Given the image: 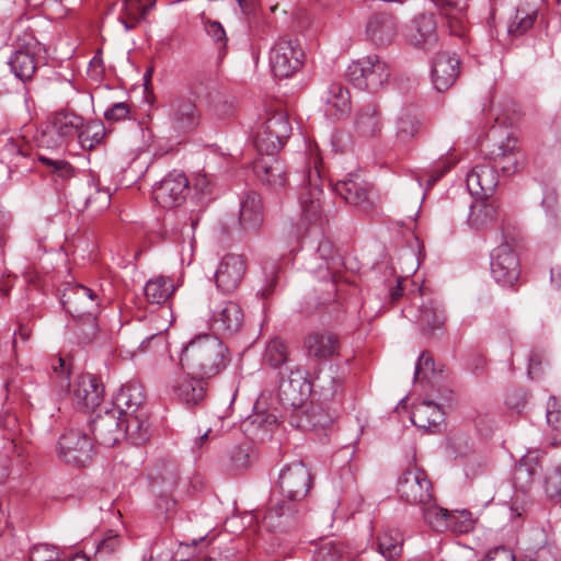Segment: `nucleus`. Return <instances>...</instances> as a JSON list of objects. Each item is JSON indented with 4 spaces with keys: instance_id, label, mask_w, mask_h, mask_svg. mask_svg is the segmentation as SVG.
<instances>
[{
    "instance_id": "nucleus-1",
    "label": "nucleus",
    "mask_w": 561,
    "mask_h": 561,
    "mask_svg": "<svg viewBox=\"0 0 561 561\" xmlns=\"http://www.w3.org/2000/svg\"><path fill=\"white\" fill-rule=\"evenodd\" d=\"M229 362L228 347L218 336L208 333L194 336L180 356V365L187 375L205 380L219 375Z\"/></svg>"
},
{
    "instance_id": "nucleus-2",
    "label": "nucleus",
    "mask_w": 561,
    "mask_h": 561,
    "mask_svg": "<svg viewBox=\"0 0 561 561\" xmlns=\"http://www.w3.org/2000/svg\"><path fill=\"white\" fill-rule=\"evenodd\" d=\"M321 159L317 146H309L308 162L304 171L302 187L299 193L301 218L304 221L314 225V237H322L319 226L322 224L325 213L324 193L319 170Z\"/></svg>"
},
{
    "instance_id": "nucleus-3",
    "label": "nucleus",
    "mask_w": 561,
    "mask_h": 561,
    "mask_svg": "<svg viewBox=\"0 0 561 561\" xmlns=\"http://www.w3.org/2000/svg\"><path fill=\"white\" fill-rule=\"evenodd\" d=\"M144 389L138 382H127L114 397L113 407L122 415L123 421L131 426V442L141 445L149 438V424L144 408Z\"/></svg>"
},
{
    "instance_id": "nucleus-4",
    "label": "nucleus",
    "mask_w": 561,
    "mask_h": 561,
    "mask_svg": "<svg viewBox=\"0 0 561 561\" xmlns=\"http://www.w3.org/2000/svg\"><path fill=\"white\" fill-rule=\"evenodd\" d=\"M291 133L287 114L282 110L267 111L252 128V140L261 154L274 156Z\"/></svg>"
},
{
    "instance_id": "nucleus-5",
    "label": "nucleus",
    "mask_w": 561,
    "mask_h": 561,
    "mask_svg": "<svg viewBox=\"0 0 561 561\" xmlns=\"http://www.w3.org/2000/svg\"><path fill=\"white\" fill-rule=\"evenodd\" d=\"M348 81L357 89L377 92L387 84L390 68L378 55H369L352 62L346 70Z\"/></svg>"
},
{
    "instance_id": "nucleus-6",
    "label": "nucleus",
    "mask_w": 561,
    "mask_h": 561,
    "mask_svg": "<svg viewBox=\"0 0 561 561\" xmlns=\"http://www.w3.org/2000/svg\"><path fill=\"white\" fill-rule=\"evenodd\" d=\"M123 419L119 412L113 409L99 413L90 424L95 443L104 447H113L126 437L131 440V426Z\"/></svg>"
},
{
    "instance_id": "nucleus-7",
    "label": "nucleus",
    "mask_w": 561,
    "mask_h": 561,
    "mask_svg": "<svg viewBox=\"0 0 561 561\" xmlns=\"http://www.w3.org/2000/svg\"><path fill=\"white\" fill-rule=\"evenodd\" d=\"M304 51L296 41L282 37L270 49V67L278 79H286L302 66Z\"/></svg>"
},
{
    "instance_id": "nucleus-8",
    "label": "nucleus",
    "mask_w": 561,
    "mask_h": 561,
    "mask_svg": "<svg viewBox=\"0 0 561 561\" xmlns=\"http://www.w3.org/2000/svg\"><path fill=\"white\" fill-rule=\"evenodd\" d=\"M244 314L241 307L231 300L211 301L209 306V327L215 334L232 335L243 325Z\"/></svg>"
},
{
    "instance_id": "nucleus-9",
    "label": "nucleus",
    "mask_w": 561,
    "mask_h": 561,
    "mask_svg": "<svg viewBox=\"0 0 561 561\" xmlns=\"http://www.w3.org/2000/svg\"><path fill=\"white\" fill-rule=\"evenodd\" d=\"M491 273L496 283L512 287L519 278L520 263L512 245L504 241L491 253Z\"/></svg>"
},
{
    "instance_id": "nucleus-10",
    "label": "nucleus",
    "mask_w": 561,
    "mask_h": 561,
    "mask_svg": "<svg viewBox=\"0 0 561 561\" xmlns=\"http://www.w3.org/2000/svg\"><path fill=\"white\" fill-rule=\"evenodd\" d=\"M398 493L404 502L422 507L433 500L432 482L423 470L409 469L399 479Z\"/></svg>"
},
{
    "instance_id": "nucleus-11",
    "label": "nucleus",
    "mask_w": 561,
    "mask_h": 561,
    "mask_svg": "<svg viewBox=\"0 0 561 561\" xmlns=\"http://www.w3.org/2000/svg\"><path fill=\"white\" fill-rule=\"evenodd\" d=\"M288 374L280 371L278 397L284 405L299 408L311 392L306 373L298 366L290 367Z\"/></svg>"
},
{
    "instance_id": "nucleus-12",
    "label": "nucleus",
    "mask_w": 561,
    "mask_h": 561,
    "mask_svg": "<svg viewBox=\"0 0 561 561\" xmlns=\"http://www.w3.org/2000/svg\"><path fill=\"white\" fill-rule=\"evenodd\" d=\"M62 304L73 318L93 320L99 312L100 298L92 288L76 285L64 293Z\"/></svg>"
},
{
    "instance_id": "nucleus-13",
    "label": "nucleus",
    "mask_w": 561,
    "mask_h": 561,
    "mask_svg": "<svg viewBox=\"0 0 561 561\" xmlns=\"http://www.w3.org/2000/svg\"><path fill=\"white\" fill-rule=\"evenodd\" d=\"M188 193V180L184 173L172 171L153 186V199L163 208L181 205Z\"/></svg>"
},
{
    "instance_id": "nucleus-14",
    "label": "nucleus",
    "mask_w": 561,
    "mask_h": 561,
    "mask_svg": "<svg viewBox=\"0 0 561 561\" xmlns=\"http://www.w3.org/2000/svg\"><path fill=\"white\" fill-rule=\"evenodd\" d=\"M278 486L290 501H300L311 488V476L302 462L285 466L278 476Z\"/></svg>"
},
{
    "instance_id": "nucleus-15",
    "label": "nucleus",
    "mask_w": 561,
    "mask_h": 561,
    "mask_svg": "<svg viewBox=\"0 0 561 561\" xmlns=\"http://www.w3.org/2000/svg\"><path fill=\"white\" fill-rule=\"evenodd\" d=\"M245 270L243 256L233 253L222 256L214 272L217 289L222 294H232L241 284Z\"/></svg>"
},
{
    "instance_id": "nucleus-16",
    "label": "nucleus",
    "mask_w": 561,
    "mask_h": 561,
    "mask_svg": "<svg viewBox=\"0 0 561 561\" xmlns=\"http://www.w3.org/2000/svg\"><path fill=\"white\" fill-rule=\"evenodd\" d=\"M15 44L16 50L9 60L11 71L21 81L30 80L36 70L35 54L41 51V45L31 34L16 37Z\"/></svg>"
},
{
    "instance_id": "nucleus-17",
    "label": "nucleus",
    "mask_w": 561,
    "mask_h": 561,
    "mask_svg": "<svg viewBox=\"0 0 561 561\" xmlns=\"http://www.w3.org/2000/svg\"><path fill=\"white\" fill-rule=\"evenodd\" d=\"M92 450L91 438L82 431L70 430L59 439L58 455L68 463L83 466L91 459Z\"/></svg>"
},
{
    "instance_id": "nucleus-18",
    "label": "nucleus",
    "mask_w": 561,
    "mask_h": 561,
    "mask_svg": "<svg viewBox=\"0 0 561 561\" xmlns=\"http://www.w3.org/2000/svg\"><path fill=\"white\" fill-rule=\"evenodd\" d=\"M168 121L170 128L175 134H184L194 129L199 124V112L196 104L184 98H176L168 104Z\"/></svg>"
},
{
    "instance_id": "nucleus-19",
    "label": "nucleus",
    "mask_w": 561,
    "mask_h": 561,
    "mask_svg": "<svg viewBox=\"0 0 561 561\" xmlns=\"http://www.w3.org/2000/svg\"><path fill=\"white\" fill-rule=\"evenodd\" d=\"M459 73L460 59L456 54L444 51L435 56L431 78L434 88L438 92L448 90L456 82Z\"/></svg>"
},
{
    "instance_id": "nucleus-20",
    "label": "nucleus",
    "mask_w": 561,
    "mask_h": 561,
    "mask_svg": "<svg viewBox=\"0 0 561 561\" xmlns=\"http://www.w3.org/2000/svg\"><path fill=\"white\" fill-rule=\"evenodd\" d=\"M467 187L474 198L489 199L497 186V174L490 162L476 164L467 174Z\"/></svg>"
},
{
    "instance_id": "nucleus-21",
    "label": "nucleus",
    "mask_w": 561,
    "mask_h": 561,
    "mask_svg": "<svg viewBox=\"0 0 561 561\" xmlns=\"http://www.w3.org/2000/svg\"><path fill=\"white\" fill-rule=\"evenodd\" d=\"M83 127V118L71 112H58L54 115L51 123L42 136L41 144L49 146L48 136L56 135L58 139L55 145L60 146L67 139H72L78 136L80 128Z\"/></svg>"
},
{
    "instance_id": "nucleus-22",
    "label": "nucleus",
    "mask_w": 561,
    "mask_h": 561,
    "mask_svg": "<svg viewBox=\"0 0 561 561\" xmlns=\"http://www.w3.org/2000/svg\"><path fill=\"white\" fill-rule=\"evenodd\" d=\"M253 171L257 180L274 192H278L287 183L285 164L274 156H265L255 160Z\"/></svg>"
},
{
    "instance_id": "nucleus-23",
    "label": "nucleus",
    "mask_w": 561,
    "mask_h": 561,
    "mask_svg": "<svg viewBox=\"0 0 561 561\" xmlns=\"http://www.w3.org/2000/svg\"><path fill=\"white\" fill-rule=\"evenodd\" d=\"M365 34L376 46L389 45L398 35L397 19L387 12L374 13L366 23Z\"/></svg>"
},
{
    "instance_id": "nucleus-24",
    "label": "nucleus",
    "mask_w": 561,
    "mask_h": 561,
    "mask_svg": "<svg viewBox=\"0 0 561 561\" xmlns=\"http://www.w3.org/2000/svg\"><path fill=\"white\" fill-rule=\"evenodd\" d=\"M491 158L501 168L502 172L507 175L518 172L526 163V157L520 151L517 139L510 136L491 151Z\"/></svg>"
},
{
    "instance_id": "nucleus-25",
    "label": "nucleus",
    "mask_w": 561,
    "mask_h": 561,
    "mask_svg": "<svg viewBox=\"0 0 561 561\" xmlns=\"http://www.w3.org/2000/svg\"><path fill=\"white\" fill-rule=\"evenodd\" d=\"M264 222V205L261 195L247 192L240 198L239 225L243 231H257Z\"/></svg>"
},
{
    "instance_id": "nucleus-26",
    "label": "nucleus",
    "mask_w": 561,
    "mask_h": 561,
    "mask_svg": "<svg viewBox=\"0 0 561 561\" xmlns=\"http://www.w3.org/2000/svg\"><path fill=\"white\" fill-rule=\"evenodd\" d=\"M104 394V386L91 374L81 375L73 389V402L81 409H93L98 407Z\"/></svg>"
},
{
    "instance_id": "nucleus-27",
    "label": "nucleus",
    "mask_w": 561,
    "mask_h": 561,
    "mask_svg": "<svg viewBox=\"0 0 561 561\" xmlns=\"http://www.w3.org/2000/svg\"><path fill=\"white\" fill-rule=\"evenodd\" d=\"M422 296L423 290L420 288L419 296L414 297V300H422V302L417 306V313L414 312V307L410 306L403 311L405 317L414 318L423 331L432 332L434 330L440 329L445 321L444 312L436 306L435 301L432 299L424 301Z\"/></svg>"
},
{
    "instance_id": "nucleus-28",
    "label": "nucleus",
    "mask_w": 561,
    "mask_h": 561,
    "mask_svg": "<svg viewBox=\"0 0 561 561\" xmlns=\"http://www.w3.org/2000/svg\"><path fill=\"white\" fill-rule=\"evenodd\" d=\"M340 347L339 337L329 331H312L304 340V348L310 358L327 359L334 356Z\"/></svg>"
},
{
    "instance_id": "nucleus-29",
    "label": "nucleus",
    "mask_w": 561,
    "mask_h": 561,
    "mask_svg": "<svg viewBox=\"0 0 561 561\" xmlns=\"http://www.w3.org/2000/svg\"><path fill=\"white\" fill-rule=\"evenodd\" d=\"M408 41L415 47L427 49L437 41V26L433 14H420L409 27Z\"/></svg>"
},
{
    "instance_id": "nucleus-30",
    "label": "nucleus",
    "mask_w": 561,
    "mask_h": 561,
    "mask_svg": "<svg viewBox=\"0 0 561 561\" xmlns=\"http://www.w3.org/2000/svg\"><path fill=\"white\" fill-rule=\"evenodd\" d=\"M176 398L187 407H195L206 398V380L186 374L172 386Z\"/></svg>"
},
{
    "instance_id": "nucleus-31",
    "label": "nucleus",
    "mask_w": 561,
    "mask_h": 561,
    "mask_svg": "<svg viewBox=\"0 0 561 561\" xmlns=\"http://www.w3.org/2000/svg\"><path fill=\"white\" fill-rule=\"evenodd\" d=\"M370 190V185L357 173L348 174L346 179L337 181L334 185L335 193L351 205H362L368 201Z\"/></svg>"
},
{
    "instance_id": "nucleus-32",
    "label": "nucleus",
    "mask_w": 561,
    "mask_h": 561,
    "mask_svg": "<svg viewBox=\"0 0 561 561\" xmlns=\"http://www.w3.org/2000/svg\"><path fill=\"white\" fill-rule=\"evenodd\" d=\"M355 131L365 138H374L382 131V119L380 112L374 104L363 106L355 117Z\"/></svg>"
},
{
    "instance_id": "nucleus-33",
    "label": "nucleus",
    "mask_w": 561,
    "mask_h": 561,
    "mask_svg": "<svg viewBox=\"0 0 561 561\" xmlns=\"http://www.w3.org/2000/svg\"><path fill=\"white\" fill-rule=\"evenodd\" d=\"M324 112L334 119H339L351 111L348 91L340 83H332L324 95Z\"/></svg>"
},
{
    "instance_id": "nucleus-34",
    "label": "nucleus",
    "mask_w": 561,
    "mask_h": 561,
    "mask_svg": "<svg viewBox=\"0 0 561 561\" xmlns=\"http://www.w3.org/2000/svg\"><path fill=\"white\" fill-rule=\"evenodd\" d=\"M264 366L282 371L283 368L289 369L291 359L288 345L279 337L271 339L264 348L262 355Z\"/></svg>"
},
{
    "instance_id": "nucleus-35",
    "label": "nucleus",
    "mask_w": 561,
    "mask_h": 561,
    "mask_svg": "<svg viewBox=\"0 0 561 561\" xmlns=\"http://www.w3.org/2000/svg\"><path fill=\"white\" fill-rule=\"evenodd\" d=\"M540 469V453L529 450L515 468L514 481L516 486L522 490L528 489Z\"/></svg>"
},
{
    "instance_id": "nucleus-36",
    "label": "nucleus",
    "mask_w": 561,
    "mask_h": 561,
    "mask_svg": "<svg viewBox=\"0 0 561 561\" xmlns=\"http://www.w3.org/2000/svg\"><path fill=\"white\" fill-rule=\"evenodd\" d=\"M496 217V208L492 202L483 198H474L470 205L468 225L473 230H481L490 226Z\"/></svg>"
},
{
    "instance_id": "nucleus-37",
    "label": "nucleus",
    "mask_w": 561,
    "mask_h": 561,
    "mask_svg": "<svg viewBox=\"0 0 561 561\" xmlns=\"http://www.w3.org/2000/svg\"><path fill=\"white\" fill-rule=\"evenodd\" d=\"M538 9L529 3L519 4L508 20L507 32L512 36H522L534 26Z\"/></svg>"
},
{
    "instance_id": "nucleus-38",
    "label": "nucleus",
    "mask_w": 561,
    "mask_h": 561,
    "mask_svg": "<svg viewBox=\"0 0 561 561\" xmlns=\"http://www.w3.org/2000/svg\"><path fill=\"white\" fill-rule=\"evenodd\" d=\"M411 421L417 427L430 430L444 421V412L436 403L424 401L414 408Z\"/></svg>"
},
{
    "instance_id": "nucleus-39",
    "label": "nucleus",
    "mask_w": 561,
    "mask_h": 561,
    "mask_svg": "<svg viewBox=\"0 0 561 561\" xmlns=\"http://www.w3.org/2000/svg\"><path fill=\"white\" fill-rule=\"evenodd\" d=\"M156 0H124L122 21L126 31L133 30L154 5Z\"/></svg>"
},
{
    "instance_id": "nucleus-40",
    "label": "nucleus",
    "mask_w": 561,
    "mask_h": 561,
    "mask_svg": "<svg viewBox=\"0 0 561 561\" xmlns=\"http://www.w3.org/2000/svg\"><path fill=\"white\" fill-rule=\"evenodd\" d=\"M145 296L151 304L165 302L175 290L173 280L163 276L149 279L145 286Z\"/></svg>"
},
{
    "instance_id": "nucleus-41",
    "label": "nucleus",
    "mask_w": 561,
    "mask_h": 561,
    "mask_svg": "<svg viewBox=\"0 0 561 561\" xmlns=\"http://www.w3.org/2000/svg\"><path fill=\"white\" fill-rule=\"evenodd\" d=\"M440 11V14L448 20L450 31L459 34L457 27L462 23L466 3L454 0H430Z\"/></svg>"
},
{
    "instance_id": "nucleus-42",
    "label": "nucleus",
    "mask_w": 561,
    "mask_h": 561,
    "mask_svg": "<svg viewBox=\"0 0 561 561\" xmlns=\"http://www.w3.org/2000/svg\"><path fill=\"white\" fill-rule=\"evenodd\" d=\"M403 538L399 530L387 529L378 536V551L389 560L399 557L402 552Z\"/></svg>"
},
{
    "instance_id": "nucleus-43",
    "label": "nucleus",
    "mask_w": 561,
    "mask_h": 561,
    "mask_svg": "<svg viewBox=\"0 0 561 561\" xmlns=\"http://www.w3.org/2000/svg\"><path fill=\"white\" fill-rule=\"evenodd\" d=\"M401 259L404 261L405 266L400 265L399 271L397 266H391L392 274L397 277V287L392 288L390 291L392 300H397L402 296L401 283L407 277L414 274L419 265L415 254L411 250L405 251Z\"/></svg>"
},
{
    "instance_id": "nucleus-44",
    "label": "nucleus",
    "mask_w": 561,
    "mask_h": 561,
    "mask_svg": "<svg viewBox=\"0 0 561 561\" xmlns=\"http://www.w3.org/2000/svg\"><path fill=\"white\" fill-rule=\"evenodd\" d=\"M424 522L434 530L443 531L448 528L449 512L439 507L434 499L421 507Z\"/></svg>"
},
{
    "instance_id": "nucleus-45",
    "label": "nucleus",
    "mask_w": 561,
    "mask_h": 561,
    "mask_svg": "<svg viewBox=\"0 0 561 561\" xmlns=\"http://www.w3.org/2000/svg\"><path fill=\"white\" fill-rule=\"evenodd\" d=\"M420 127L421 123L416 115L409 111L402 112L397 122V140L400 144L410 142L417 135Z\"/></svg>"
},
{
    "instance_id": "nucleus-46",
    "label": "nucleus",
    "mask_w": 561,
    "mask_h": 561,
    "mask_svg": "<svg viewBox=\"0 0 561 561\" xmlns=\"http://www.w3.org/2000/svg\"><path fill=\"white\" fill-rule=\"evenodd\" d=\"M37 161L46 168V171L55 180H68L73 176L75 170L72 165L62 159L47 157L43 153L37 154Z\"/></svg>"
},
{
    "instance_id": "nucleus-47",
    "label": "nucleus",
    "mask_w": 561,
    "mask_h": 561,
    "mask_svg": "<svg viewBox=\"0 0 561 561\" xmlns=\"http://www.w3.org/2000/svg\"><path fill=\"white\" fill-rule=\"evenodd\" d=\"M534 536L538 542L527 550L522 561H553L554 556L551 546L547 542V535L542 529H537Z\"/></svg>"
},
{
    "instance_id": "nucleus-48",
    "label": "nucleus",
    "mask_w": 561,
    "mask_h": 561,
    "mask_svg": "<svg viewBox=\"0 0 561 561\" xmlns=\"http://www.w3.org/2000/svg\"><path fill=\"white\" fill-rule=\"evenodd\" d=\"M105 135L104 125L99 121H92L87 124L78 133L80 145L85 149H92L99 145Z\"/></svg>"
},
{
    "instance_id": "nucleus-49",
    "label": "nucleus",
    "mask_w": 561,
    "mask_h": 561,
    "mask_svg": "<svg viewBox=\"0 0 561 561\" xmlns=\"http://www.w3.org/2000/svg\"><path fill=\"white\" fill-rule=\"evenodd\" d=\"M473 527V520L471 514L468 511L461 512H449L448 515V528L454 533H468Z\"/></svg>"
},
{
    "instance_id": "nucleus-50",
    "label": "nucleus",
    "mask_w": 561,
    "mask_h": 561,
    "mask_svg": "<svg viewBox=\"0 0 561 561\" xmlns=\"http://www.w3.org/2000/svg\"><path fill=\"white\" fill-rule=\"evenodd\" d=\"M453 148H449L446 157H440L435 164L434 170L428 176V185H434L446 172H448L458 161L453 154Z\"/></svg>"
},
{
    "instance_id": "nucleus-51",
    "label": "nucleus",
    "mask_w": 561,
    "mask_h": 561,
    "mask_svg": "<svg viewBox=\"0 0 561 561\" xmlns=\"http://www.w3.org/2000/svg\"><path fill=\"white\" fill-rule=\"evenodd\" d=\"M168 313H169L168 310H163V309L161 310V314H159V318H162V320L156 321L157 324L154 325V332L150 333L141 341V343L139 345V348L141 351H144V352L147 351L151 341H158L160 343L164 342L163 333L168 330V328L170 325V323L165 319Z\"/></svg>"
},
{
    "instance_id": "nucleus-52",
    "label": "nucleus",
    "mask_w": 561,
    "mask_h": 561,
    "mask_svg": "<svg viewBox=\"0 0 561 561\" xmlns=\"http://www.w3.org/2000/svg\"><path fill=\"white\" fill-rule=\"evenodd\" d=\"M31 561H62L56 547L48 543L35 545L30 553Z\"/></svg>"
},
{
    "instance_id": "nucleus-53",
    "label": "nucleus",
    "mask_w": 561,
    "mask_h": 561,
    "mask_svg": "<svg viewBox=\"0 0 561 561\" xmlns=\"http://www.w3.org/2000/svg\"><path fill=\"white\" fill-rule=\"evenodd\" d=\"M545 491L551 499L561 496V467H557L546 474Z\"/></svg>"
},
{
    "instance_id": "nucleus-54",
    "label": "nucleus",
    "mask_w": 561,
    "mask_h": 561,
    "mask_svg": "<svg viewBox=\"0 0 561 561\" xmlns=\"http://www.w3.org/2000/svg\"><path fill=\"white\" fill-rule=\"evenodd\" d=\"M53 370L58 378L60 389L69 391L70 388V365L62 357H58L53 364Z\"/></svg>"
},
{
    "instance_id": "nucleus-55",
    "label": "nucleus",
    "mask_w": 561,
    "mask_h": 561,
    "mask_svg": "<svg viewBox=\"0 0 561 561\" xmlns=\"http://www.w3.org/2000/svg\"><path fill=\"white\" fill-rule=\"evenodd\" d=\"M293 512V507L285 502H278L272 506L265 514L264 519L271 527H277L280 524L276 520L284 516H289Z\"/></svg>"
},
{
    "instance_id": "nucleus-56",
    "label": "nucleus",
    "mask_w": 561,
    "mask_h": 561,
    "mask_svg": "<svg viewBox=\"0 0 561 561\" xmlns=\"http://www.w3.org/2000/svg\"><path fill=\"white\" fill-rule=\"evenodd\" d=\"M119 547V538L116 534L112 531L101 540L95 549L96 558H104L114 553Z\"/></svg>"
},
{
    "instance_id": "nucleus-57",
    "label": "nucleus",
    "mask_w": 561,
    "mask_h": 561,
    "mask_svg": "<svg viewBox=\"0 0 561 561\" xmlns=\"http://www.w3.org/2000/svg\"><path fill=\"white\" fill-rule=\"evenodd\" d=\"M87 207L94 209L95 211L103 210L110 206L111 192L108 188L96 190L94 195H90L87 198Z\"/></svg>"
},
{
    "instance_id": "nucleus-58",
    "label": "nucleus",
    "mask_w": 561,
    "mask_h": 561,
    "mask_svg": "<svg viewBox=\"0 0 561 561\" xmlns=\"http://www.w3.org/2000/svg\"><path fill=\"white\" fill-rule=\"evenodd\" d=\"M229 458L233 469H244L250 463V455L242 446H234L229 451Z\"/></svg>"
},
{
    "instance_id": "nucleus-59",
    "label": "nucleus",
    "mask_w": 561,
    "mask_h": 561,
    "mask_svg": "<svg viewBox=\"0 0 561 561\" xmlns=\"http://www.w3.org/2000/svg\"><path fill=\"white\" fill-rule=\"evenodd\" d=\"M129 114V107L125 102H118L113 104L108 110L104 112V118L106 121H122Z\"/></svg>"
},
{
    "instance_id": "nucleus-60",
    "label": "nucleus",
    "mask_w": 561,
    "mask_h": 561,
    "mask_svg": "<svg viewBox=\"0 0 561 561\" xmlns=\"http://www.w3.org/2000/svg\"><path fill=\"white\" fill-rule=\"evenodd\" d=\"M207 34L221 47L226 44V32L222 25L216 21H207L205 23Z\"/></svg>"
},
{
    "instance_id": "nucleus-61",
    "label": "nucleus",
    "mask_w": 561,
    "mask_h": 561,
    "mask_svg": "<svg viewBox=\"0 0 561 561\" xmlns=\"http://www.w3.org/2000/svg\"><path fill=\"white\" fill-rule=\"evenodd\" d=\"M427 371H434V360L428 353L423 352L415 365L414 379H417L421 375L425 376Z\"/></svg>"
},
{
    "instance_id": "nucleus-62",
    "label": "nucleus",
    "mask_w": 561,
    "mask_h": 561,
    "mask_svg": "<svg viewBox=\"0 0 561 561\" xmlns=\"http://www.w3.org/2000/svg\"><path fill=\"white\" fill-rule=\"evenodd\" d=\"M352 144L350 135L344 131H336L331 137V146L335 152H345Z\"/></svg>"
},
{
    "instance_id": "nucleus-63",
    "label": "nucleus",
    "mask_w": 561,
    "mask_h": 561,
    "mask_svg": "<svg viewBox=\"0 0 561 561\" xmlns=\"http://www.w3.org/2000/svg\"><path fill=\"white\" fill-rule=\"evenodd\" d=\"M317 252H318L320 259L323 261L324 267L327 270H330L331 266H330L329 261L333 260V256H332V254H333V245H332V243L329 240L322 238L319 241V243H318Z\"/></svg>"
},
{
    "instance_id": "nucleus-64",
    "label": "nucleus",
    "mask_w": 561,
    "mask_h": 561,
    "mask_svg": "<svg viewBox=\"0 0 561 561\" xmlns=\"http://www.w3.org/2000/svg\"><path fill=\"white\" fill-rule=\"evenodd\" d=\"M485 561H515V554L508 548L497 547L488 553Z\"/></svg>"
}]
</instances>
